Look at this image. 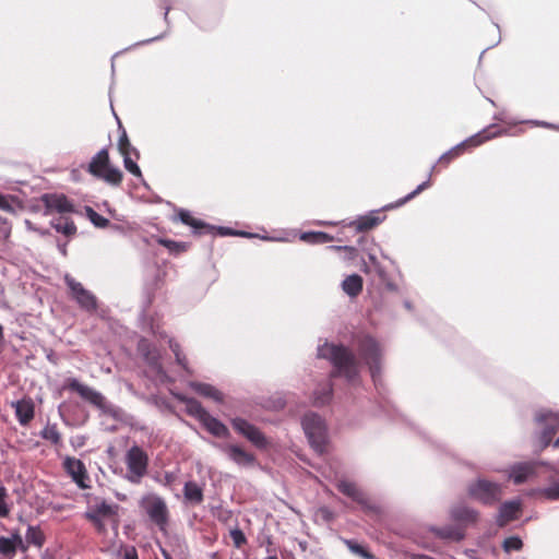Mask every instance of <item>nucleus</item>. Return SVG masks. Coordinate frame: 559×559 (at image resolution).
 <instances>
[{"instance_id": "obj_1", "label": "nucleus", "mask_w": 559, "mask_h": 559, "mask_svg": "<svg viewBox=\"0 0 559 559\" xmlns=\"http://www.w3.org/2000/svg\"><path fill=\"white\" fill-rule=\"evenodd\" d=\"M355 349L343 342L325 338L317 346L316 357L331 366V377L340 378L348 388L362 385V369L370 374L374 389L381 394L384 349L370 333L360 332L354 336Z\"/></svg>"}, {"instance_id": "obj_2", "label": "nucleus", "mask_w": 559, "mask_h": 559, "mask_svg": "<svg viewBox=\"0 0 559 559\" xmlns=\"http://www.w3.org/2000/svg\"><path fill=\"white\" fill-rule=\"evenodd\" d=\"M62 389L76 393L84 402L96 407L102 414L110 416L114 420L129 426L131 429L141 431L146 429V426L140 425L132 414H129L120 406L112 404L100 391L81 382L75 377L66 378Z\"/></svg>"}, {"instance_id": "obj_3", "label": "nucleus", "mask_w": 559, "mask_h": 559, "mask_svg": "<svg viewBox=\"0 0 559 559\" xmlns=\"http://www.w3.org/2000/svg\"><path fill=\"white\" fill-rule=\"evenodd\" d=\"M85 170L94 178L103 180L112 187H118L123 179L122 170L111 164L107 146L102 147L92 156L85 166Z\"/></svg>"}, {"instance_id": "obj_4", "label": "nucleus", "mask_w": 559, "mask_h": 559, "mask_svg": "<svg viewBox=\"0 0 559 559\" xmlns=\"http://www.w3.org/2000/svg\"><path fill=\"white\" fill-rule=\"evenodd\" d=\"M139 508L145 513L152 525L156 526L164 535L168 533L170 512L162 496L155 492L143 495L139 500Z\"/></svg>"}, {"instance_id": "obj_5", "label": "nucleus", "mask_w": 559, "mask_h": 559, "mask_svg": "<svg viewBox=\"0 0 559 559\" xmlns=\"http://www.w3.org/2000/svg\"><path fill=\"white\" fill-rule=\"evenodd\" d=\"M534 421L542 426L540 431L534 432L533 453L539 455L550 447L554 436L559 430V413L548 408H540L534 414Z\"/></svg>"}, {"instance_id": "obj_6", "label": "nucleus", "mask_w": 559, "mask_h": 559, "mask_svg": "<svg viewBox=\"0 0 559 559\" xmlns=\"http://www.w3.org/2000/svg\"><path fill=\"white\" fill-rule=\"evenodd\" d=\"M301 427L309 445L318 454H324L329 443L328 426L324 418L316 412H307L301 417Z\"/></svg>"}, {"instance_id": "obj_7", "label": "nucleus", "mask_w": 559, "mask_h": 559, "mask_svg": "<svg viewBox=\"0 0 559 559\" xmlns=\"http://www.w3.org/2000/svg\"><path fill=\"white\" fill-rule=\"evenodd\" d=\"M545 472H557L550 460H524L509 464L506 468L508 479L514 485H522L539 475L540 469Z\"/></svg>"}, {"instance_id": "obj_8", "label": "nucleus", "mask_w": 559, "mask_h": 559, "mask_svg": "<svg viewBox=\"0 0 559 559\" xmlns=\"http://www.w3.org/2000/svg\"><path fill=\"white\" fill-rule=\"evenodd\" d=\"M504 132L506 131L503 129L498 128L496 124H490L489 127L484 128L483 130L461 141L460 143H457L456 145L452 146L450 150L441 154L437 163L448 165L451 163L453 158L460 156L469 147H477L485 143L486 141H489L498 135H501Z\"/></svg>"}, {"instance_id": "obj_9", "label": "nucleus", "mask_w": 559, "mask_h": 559, "mask_svg": "<svg viewBox=\"0 0 559 559\" xmlns=\"http://www.w3.org/2000/svg\"><path fill=\"white\" fill-rule=\"evenodd\" d=\"M466 492L472 500L493 506L501 499L502 486L498 481L478 476L467 484Z\"/></svg>"}, {"instance_id": "obj_10", "label": "nucleus", "mask_w": 559, "mask_h": 559, "mask_svg": "<svg viewBox=\"0 0 559 559\" xmlns=\"http://www.w3.org/2000/svg\"><path fill=\"white\" fill-rule=\"evenodd\" d=\"M124 463L127 465L124 478L131 484H140L148 471L150 457L146 451L134 443L127 450Z\"/></svg>"}, {"instance_id": "obj_11", "label": "nucleus", "mask_w": 559, "mask_h": 559, "mask_svg": "<svg viewBox=\"0 0 559 559\" xmlns=\"http://www.w3.org/2000/svg\"><path fill=\"white\" fill-rule=\"evenodd\" d=\"M336 488L342 495L355 502L366 514L376 516L383 514L382 508L372 502L355 483L341 479L337 481Z\"/></svg>"}, {"instance_id": "obj_12", "label": "nucleus", "mask_w": 559, "mask_h": 559, "mask_svg": "<svg viewBox=\"0 0 559 559\" xmlns=\"http://www.w3.org/2000/svg\"><path fill=\"white\" fill-rule=\"evenodd\" d=\"M39 200L44 206V216H49L55 213L60 216L79 213L74 201L64 193L46 192L40 194Z\"/></svg>"}, {"instance_id": "obj_13", "label": "nucleus", "mask_w": 559, "mask_h": 559, "mask_svg": "<svg viewBox=\"0 0 559 559\" xmlns=\"http://www.w3.org/2000/svg\"><path fill=\"white\" fill-rule=\"evenodd\" d=\"M233 429L259 450H266L271 442L265 433L248 419L236 416L230 419Z\"/></svg>"}, {"instance_id": "obj_14", "label": "nucleus", "mask_w": 559, "mask_h": 559, "mask_svg": "<svg viewBox=\"0 0 559 559\" xmlns=\"http://www.w3.org/2000/svg\"><path fill=\"white\" fill-rule=\"evenodd\" d=\"M138 349L145 364L156 373L162 382L169 383L173 381L160 362L162 356L156 346L151 344L148 340L142 337L139 341Z\"/></svg>"}, {"instance_id": "obj_15", "label": "nucleus", "mask_w": 559, "mask_h": 559, "mask_svg": "<svg viewBox=\"0 0 559 559\" xmlns=\"http://www.w3.org/2000/svg\"><path fill=\"white\" fill-rule=\"evenodd\" d=\"M64 283L71 297L82 309L95 311L98 308L97 297L91 290L86 289L82 283L78 282L69 274L64 276Z\"/></svg>"}, {"instance_id": "obj_16", "label": "nucleus", "mask_w": 559, "mask_h": 559, "mask_svg": "<svg viewBox=\"0 0 559 559\" xmlns=\"http://www.w3.org/2000/svg\"><path fill=\"white\" fill-rule=\"evenodd\" d=\"M62 468L78 488L82 490L91 488L90 475L82 460L66 455L62 460Z\"/></svg>"}, {"instance_id": "obj_17", "label": "nucleus", "mask_w": 559, "mask_h": 559, "mask_svg": "<svg viewBox=\"0 0 559 559\" xmlns=\"http://www.w3.org/2000/svg\"><path fill=\"white\" fill-rule=\"evenodd\" d=\"M214 448L224 452L230 461L240 466H253L257 463V457L253 453L246 451L240 444L236 443H221L216 441H209Z\"/></svg>"}, {"instance_id": "obj_18", "label": "nucleus", "mask_w": 559, "mask_h": 559, "mask_svg": "<svg viewBox=\"0 0 559 559\" xmlns=\"http://www.w3.org/2000/svg\"><path fill=\"white\" fill-rule=\"evenodd\" d=\"M523 500L515 497L500 503L496 515V524L498 527H504L508 523L516 521L523 512Z\"/></svg>"}, {"instance_id": "obj_19", "label": "nucleus", "mask_w": 559, "mask_h": 559, "mask_svg": "<svg viewBox=\"0 0 559 559\" xmlns=\"http://www.w3.org/2000/svg\"><path fill=\"white\" fill-rule=\"evenodd\" d=\"M449 516L453 523L465 531L468 526L475 525L479 521L480 513L465 503H457L451 507Z\"/></svg>"}, {"instance_id": "obj_20", "label": "nucleus", "mask_w": 559, "mask_h": 559, "mask_svg": "<svg viewBox=\"0 0 559 559\" xmlns=\"http://www.w3.org/2000/svg\"><path fill=\"white\" fill-rule=\"evenodd\" d=\"M335 380H341L340 378H332L331 377V370L328 373V378L325 381H322L317 384L314 390L312 391L311 399L312 404L317 407H322L325 405H329L333 397L335 392Z\"/></svg>"}, {"instance_id": "obj_21", "label": "nucleus", "mask_w": 559, "mask_h": 559, "mask_svg": "<svg viewBox=\"0 0 559 559\" xmlns=\"http://www.w3.org/2000/svg\"><path fill=\"white\" fill-rule=\"evenodd\" d=\"M385 218V215H379V210H371L366 214L358 215L353 221L346 222V227H353L356 233H366L378 227Z\"/></svg>"}, {"instance_id": "obj_22", "label": "nucleus", "mask_w": 559, "mask_h": 559, "mask_svg": "<svg viewBox=\"0 0 559 559\" xmlns=\"http://www.w3.org/2000/svg\"><path fill=\"white\" fill-rule=\"evenodd\" d=\"M11 407L14 409L17 423L26 427L35 417V403L29 396L12 401Z\"/></svg>"}, {"instance_id": "obj_23", "label": "nucleus", "mask_w": 559, "mask_h": 559, "mask_svg": "<svg viewBox=\"0 0 559 559\" xmlns=\"http://www.w3.org/2000/svg\"><path fill=\"white\" fill-rule=\"evenodd\" d=\"M430 532L439 539L445 542L460 543L465 539L466 533L463 527L453 524L444 526H431Z\"/></svg>"}, {"instance_id": "obj_24", "label": "nucleus", "mask_w": 559, "mask_h": 559, "mask_svg": "<svg viewBox=\"0 0 559 559\" xmlns=\"http://www.w3.org/2000/svg\"><path fill=\"white\" fill-rule=\"evenodd\" d=\"M189 388L198 395L205 399H210L216 404L225 403V396L223 392H221L215 385L211 383L201 381H190Z\"/></svg>"}, {"instance_id": "obj_25", "label": "nucleus", "mask_w": 559, "mask_h": 559, "mask_svg": "<svg viewBox=\"0 0 559 559\" xmlns=\"http://www.w3.org/2000/svg\"><path fill=\"white\" fill-rule=\"evenodd\" d=\"M210 435L215 438L229 439L231 437L227 425L211 413L200 424Z\"/></svg>"}, {"instance_id": "obj_26", "label": "nucleus", "mask_w": 559, "mask_h": 559, "mask_svg": "<svg viewBox=\"0 0 559 559\" xmlns=\"http://www.w3.org/2000/svg\"><path fill=\"white\" fill-rule=\"evenodd\" d=\"M49 225L56 230V233L64 236L68 241L75 237L78 233V227L74 221L67 215L51 218Z\"/></svg>"}, {"instance_id": "obj_27", "label": "nucleus", "mask_w": 559, "mask_h": 559, "mask_svg": "<svg viewBox=\"0 0 559 559\" xmlns=\"http://www.w3.org/2000/svg\"><path fill=\"white\" fill-rule=\"evenodd\" d=\"M179 401L183 402L186 405V413L197 419L200 424L205 419V417L210 414L209 409L205 408L202 403L195 399L190 396L180 395L178 396Z\"/></svg>"}, {"instance_id": "obj_28", "label": "nucleus", "mask_w": 559, "mask_h": 559, "mask_svg": "<svg viewBox=\"0 0 559 559\" xmlns=\"http://www.w3.org/2000/svg\"><path fill=\"white\" fill-rule=\"evenodd\" d=\"M341 288L349 298H356L364 289V278L358 273H352L342 281Z\"/></svg>"}, {"instance_id": "obj_29", "label": "nucleus", "mask_w": 559, "mask_h": 559, "mask_svg": "<svg viewBox=\"0 0 559 559\" xmlns=\"http://www.w3.org/2000/svg\"><path fill=\"white\" fill-rule=\"evenodd\" d=\"M111 109H114V107L111 106ZM114 112V116L117 120V123H118V132H119V138H118V151L120 154H123V153H127V152H132L133 156L136 158V159H140V151L133 146L130 142V139L128 136V133L121 122V120L119 119V117L117 116V114L115 112V110H112Z\"/></svg>"}, {"instance_id": "obj_30", "label": "nucleus", "mask_w": 559, "mask_h": 559, "mask_svg": "<svg viewBox=\"0 0 559 559\" xmlns=\"http://www.w3.org/2000/svg\"><path fill=\"white\" fill-rule=\"evenodd\" d=\"M183 500L189 504H200L204 500L203 488L195 480H188L182 488Z\"/></svg>"}, {"instance_id": "obj_31", "label": "nucleus", "mask_w": 559, "mask_h": 559, "mask_svg": "<svg viewBox=\"0 0 559 559\" xmlns=\"http://www.w3.org/2000/svg\"><path fill=\"white\" fill-rule=\"evenodd\" d=\"M169 12H170L169 7H165V9H164V14H163V20H164V22H165V23H166V25H167V29H166L164 33H162V34H159V35H157V36H154V37H151V38H147V39H144V40H140V41H138V43H134L133 45H131V46H129V47L124 48V49H123V50H121V51L116 52V53L112 56V58H111V72H112V73L115 72V63H114V58H115V57H117L118 55L122 53L123 51H128V50H130V49H132V48H134V47H139V46L147 45V44H151V43H154V41H157V40H162L163 38H165V37L167 36L168 31H169V28H170V20H169V16H168Z\"/></svg>"}, {"instance_id": "obj_32", "label": "nucleus", "mask_w": 559, "mask_h": 559, "mask_svg": "<svg viewBox=\"0 0 559 559\" xmlns=\"http://www.w3.org/2000/svg\"><path fill=\"white\" fill-rule=\"evenodd\" d=\"M299 240L309 245H324L333 242L335 238L323 230H305L299 234Z\"/></svg>"}, {"instance_id": "obj_33", "label": "nucleus", "mask_w": 559, "mask_h": 559, "mask_svg": "<svg viewBox=\"0 0 559 559\" xmlns=\"http://www.w3.org/2000/svg\"><path fill=\"white\" fill-rule=\"evenodd\" d=\"M119 510V504L112 502L110 503L103 498L98 503H96L92 508H88L85 512H93L102 518H118Z\"/></svg>"}, {"instance_id": "obj_34", "label": "nucleus", "mask_w": 559, "mask_h": 559, "mask_svg": "<svg viewBox=\"0 0 559 559\" xmlns=\"http://www.w3.org/2000/svg\"><path fill=\"white\" fill-rule=\"evenodd\" d=\"M0 210L15 215L24 210V205L19 197L0 192Z\"/></svg>"}, {"instance_id": "obj_35", "label": "nucleus", "mask_w": 559, "mask_h": 559, "mask_svg": "<svg viewBox=\"0 0 559 559\" xmlns=\"http://www.w3.org/2000/svg\"><path fill=\"white\" fill-rule=\"evenodd\" d=\"M527 495L530 497L540 495L548 500H559V480H554L545 487L533 488L527 492Z\"/></svg>"}, {"instance_id": "obj_36", "label": "nucleus", "mask_w": 559, "mask_h": 559, "mask_svg": "<svg viewBox=\"0 0 559 559\" xmlns=\"http://www.w3.org/2000/svg\"><path fill=\"white\" fill-rule=\"evenodd\" d=\"M157 243L168 250V252L173 255H179L182 252L187 251L189 248V243L185 241H178L166 237H159L157 239Z\"/></svg>"}, {"instance_id": "obj_37", "label": "nucleus", "mask_w": 559, "mask_h": 559, "mask_svg": "<svg viewBox=\"0 0 559 559\" xmlns=\"http://www.w3.org/2000/svg\"><path fill=\"white\" fill-rule=\"evenodd\" d=\"M84 214L85 217L90 221V223L98 229H105L110 226V221L96 212L92 206L84 205Z\"/></svg>"}, {"instance_id": "obj_38", "label": "nucleus", "mask_w": 559, "mask_h": 559, "mask_svg": "<svg viewBox=\"0 0 559 559\" xmlns=\"http://www.w3.org/2000/svg\"><path fill=\"white\" fill-rule=\"evenodd\" d=\"M58 414H59L61 420L63 421V424L67 426H83L88 420V417H90L88 413H84L82 420L79 421L74 412H71V415L67 414L64 402L59 404Z\"/></svg>"}, {"instance_id": "obj_39", "label": "nucleus", "mask_w": 559, "mask_h": 559, "mask_svg": "<svg viewBox=\"0 0 559 559\" xmlns=\"http://www.w3.org/2000/svg\"><path fill=\"white\" fill-rule=\"evenodd\" d=\"M191 233L193 236H204V235H212L214 230V225L211 223H207L206 221L202 218H197L192 222L190 226Z\"/></svg>"}, {"instance_id": "obj_40", "label": "nucleus", "mask_w": 559, "mask_h": 559, "mask_svg": "<svg viewBox=\"0 0 559 559\" xmlns=\"http://www.w3.org/2000/svg\"><path fill=\"white\" fill-rule=\"evenodd\" d=\"M39 437L44 440L49 441L53 445H58L61 442V435L57 429V425L47 424L39 432Z\"/></svg>"}, {"instance_id": "obj_41", "label": "nucleus", "mask_w": 559, "mask_h": 559, "mask_svg": "<svg viewBox=\"0 0 559 559\" xmlns=\"http://www.w3.org/2000/svg\"><path fill=\"white\" fill-rule=\"evenodd\" d=\"M124 169L136 178H142V170L138 164V159L132 158V152L121 154Z\"/></svg>"}, {"instance_id": "obj_42", "label": "nucleus", "mask_w": 559, "mask_h": 559, "mask_svg": "<svg viewBox=\"0 0 559 559\" xmlns=\"http://www.w3.org/2000/svg\"><path fill=\"white\" fill-rule=\"evenodd\" d=\"M25 539L29 545H34L38 548H41L45 543V536L39 531V526L28 525Z\"/></svg>"}, {"instance_id": "obj_43", "label": "nucleus", "mask_w": 559, "mask_h": 559, "mask_svg": "<svg viewBox=\"0 0 559 559\" xmlns=\"http://www.w3.org/2000/svg\"><path fill=\"white\" fill-rule=\"evenodd\" d=\"M523 546L524 543L519 535L506 537L501 543V548L506 554H510L511 551H521Z\"/></svg>"}, {"instance_id": "obj_44", "label": "nucleus", "mask_w": 559, "mask_h": 559, "mask_svg": "<svg viewBox=\"0 0 559 559\" xmlns=\"http://www.w3.org/2000/svg\"><path fill=\"white\" fill-rule=\"evenodd\" d=\"M83 516L85 520L92 523V525L94 526L95 531L98 534H107V525L104 521L105 518L98 516L96 513L93 512H84Z\"/></svg>"}, {"instance_id": "obj_45", "label": "nucleus", "mask_w": 559, "mask_h": 559, "mask_svg": "<svg viewBox=\"0 0 559 559\" xmlns=\"http://www.w3.org/2000/svg\"><path fill=\"white\" fill-rule=\"evenodd\" d=\"M374 413L378 416L393 419L394 414H395V408L389 400L382 399L381 401L378 402Z\"/></svg>"}, {"instance_id": "obj_46", "label": "nucleus", "mask_w": 559, "mask_h": 559, "mask_svg": "<svg viewBox=\"0 0 559 559\" xmlns=\"http://www.w3.org/2000/svg\"><path fill=\"white\" fill-rule=\"evenodd\" d=\"M175 211L176 215L174 217V221H178L186 226L190 227L192 222L195 219L190 210L183 207H176Z\"/></svg>"}, {"instance_id": "obj_47", "label": "nucleus", "mask_w": 559, "mask_h": 559, "mask_svg": "<svg viewBox=\"0 0 559 559\" xmlns=\"http://www.w3.org/2000/svg\"><path fill=\"white\" fill-rule=\"evenodd\" d=\"M229 536L236 548H241L248 542L245 532L239 526H235L234 528H231L229 531Z\"/></svg>"}, {"instance_id": "obj_48", "label": "nucleus", "mask_w": 559, "mask_h": 559, "mask_svg": "<svg viewBox=\"0 0 559 559\" xmlns=\"http://www.w3.org/2000/svg\"><path fill=\"white\" fill-rule=\"evenodd\" d=\"M432 185V181H431V173L428 174V177L425 181H423L421 183H419L413 191H411L409 193H407L405 197L406 201L409 202L412 201L413 199H415L417 195H419L423 191L427 190L428 188H430Z\"/></svg>"}, {"instance_id": "obj_49", "label": "nucleus", "mask_w": 559, "mask_h": 559, "mask_svg": "<svg viewBox=\"0 0 559 559\" xmlns=\"http://www.w3.org/2000/svg\"><path fill=\"white\" fill-rule=\"evenodd\" d=\"M432 185V181H431V173L428 174V177L425 181H423L421 183H419L413 191H411L409 193H407L405 197L406 201L409 202L412 201L413 199H415L417 195H419L423 191L427 190L428 188H430Z\"/></svg>"}, {"instance_id": "obj_50", "label": "nucleus", "mask_w": 559, "mask_h": 559, "mask_svg": "<svg viewBox=\"0 0 559 559\" xmlns=\"http://www.w3.org/2000/svg\"><path fill=\"white\" fill-rule=\"evenodd\" d=\"M235 237H242V238H260L262 240L271 241V240H283V238H274L269 235H259L257 233L247 231L242 229H236Z\"/></svg>"}, {"instance_id": "obj_51", "label": "nucleus", "mask_w": 559, "mask_h": 559, "mask_svg": "<svg viewBox=\"0 0 559 559\" xmlns=\"http://www.w3.org/2000/svg\"><path fill=\"white\" fill-rule=\"evenodd\" d=\"M7 488L0 485V518H7L10 513V506L7 502Z\"/></svg>"}, {"instance_id": "obj_52", "label": "nucleus", "mask_w": 559, "mask_h": 559, "mask_svg": "<svg viewBox=\"0 0 559 559\" xmlns=\"http://www.w3.org/2000/svg\"><path fill=\"white\" fill-rule=\"evenodd\" d=\"M381 295L385 298L386 293H394L401 295V289L396 283H394L390 277L382 282L381 284Z\"/></svg>"}, {"instance_id": "obj_53", "label": "nucleus", "mask_w": 559, "mask_h": 559, "mask_svg": "<svg viewBox=\"0 0 559 559\" xmlns=\"http://www.w3.org/2000/svg\"><path fill=\"white\" fill-rule=\"evenodd\" d=\"M236 229L229 226L214 225L213 236L235 237Z\"/></svg>"}, {"instance_id": "obj_54", "label": "nucleus", "mask_w": 559, "mask_h": 559, "mask_svg": "<svg viewBox=\"0 0 559 559\" xmlns=\"http://www.w3.org/2000/svg\"><path fill=\"white\" fill-rule=\"evenodd\" d=\"M318 515L324 523H331L335 520V513L326 506H321L318 509Z\"/></svg>"}, {"instance_id": "obj_55", "label": "nucleus", "mask_w": 559, "mask_h": 559, "mask_svg": "<svg viewBox=\"0 0 559 559\" xmlns=\"http://www.w3.org/2000/svg\"><path fill=\"white\" fill-rule=\"evenodd\" d=\"M11 224L7 217L0 215V236L3 240H8L11 236Z\"/></svg>"}, {"instance_id": "obj_56", "label": "nucleus", "mask_w": 559, "mask_h": 559, "mask_svg": "<svg viewBox=\"0 0 559 559\" xmlns=\"http://www.w3.org/2000/svg\"><path fill=\"white\" fill-rule=\"evenodd\" d=\"M15 552L13 545L7 539V536L0 535V555H11Z\"/></svg>"}, {"instance_id": "obj_57", "label": "nucleus", "mask_w": 559, "mask_h": 559, "mask_svg": "<svg viewBox=\"0 0 559 559\" xmlns=\"http://www.w3.org/2000/svg\"><path fill=\"white\" fill-rule=\"evenodd\" d=\"M344 261L352 262L358 258V249L355 246L344 245Z\"/></svg>"}, {"instance_id": "obj_58", "label": "nucleus", "mask_w": 559, "mask_h": 559, "mask_svg": "<svg viewBox=\"0 0 559 559\" xmlns=\"http://www.w3.org/2000/svg\"><path fill=\"white\" fill-rule=\"evenodd\" d=\"M526 123L534 126V127H542L546 129H552V130H559V124H555L552 122L544 121V120H537V119H530L525 121Z\"/></svg>"}, {"instance_id": "obj_59", "label": "nucleus", "mask_w": 559, "mask_h": 559, "mask_svg": "<svg viewBox=\"0 0 559 559\" xmlns=\"http://www.w3.org/2000/svg\"><path fill=\"white\" fill-rule=\"evenodd\" d=\"M406 203H407V201H406L405 197L400 198L399 200H396L394 202H391V203H388V204L381 206L380 209H378L379 210V214L381 212L392 211V210L399 209V207L405 205Z\"/></svg>"}, {"instance_id": "obj_60", "label": "nucleus", "mask_w": 559, "mask_h": 559, "mask_svg": "<svg viewBox=\"0 0 559 559\" xmlns=\"http://www.w3.org/2000/svg\"><path fill=\"white\" fill-rule=\"evenodd\" d=\"M122 559H139L138 550L134 546H123Z\"/></svg>"}, {"instance_id": "obj_61", "label": "nucleus", "mask_w": 559, "mask_h": 559, "mask_svg": "<svg viewBox=\"0 0 559 559\" xmlns=\"http://www.w3.org/2000/svg\"><path fill=\"white\" fill-rule=\"evenodd\" d=\"M87 438L83 435L81 436H74L70 439V444L73 447V449H79L85 445Z\"/></svg>"}, {"instance_id": "obj_62", "label": "nucleus", "mask_w": 559, "mask_h": 559, "mask_svg": "<svg viewBox=\"0 0 559 559\" xmlns=\"http://www.w3.org/2000/svg\"><path fill=\"white\" fill-rule=\"evenodd\" d=\"M374 272L377 273L379 280H380V284L384 281H386L390 276H389V273L386 272L385 267L380 263L378 265H376V267H373Z\"/></svg>"}, {"instance_id": "obj_63", "label": "nucleus", "mask_w": 559, "mask_h": 559, "mask_svg": "<svg viewBox=\"0 0 559 559\" xmlns=\"http://www.w3.org/2000/svg\"><path fill=\"white\" fill-rule=\"evenodd\" d=\"M153 403H154V405L164 407L166 409L173 408L171 403L165 397L153 396Z\"/></svg>"}, {"instance_id": "obj_64", "label": "nucleus", "mask_w": 559, "mask_h": 559, "mask_svg": "<svg viewBox=\"0 0 559 559\" xmlns=\"http://www.w3.org/2000/svg\"><path fill=\"white\" fill-rule=\"evenodd\" d=\"M175 361L178 366H180L183 370H188V360L186 355L181 353H176L175 355Z\"/></svg>"}]
</instances>
